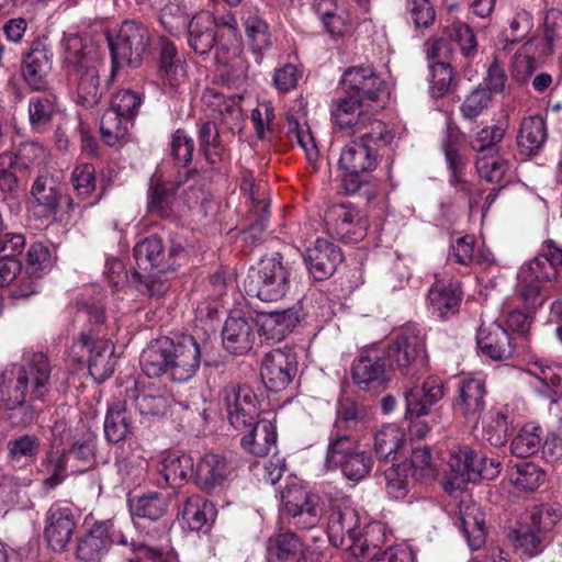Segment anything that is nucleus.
<instances>
[{
  "mask_svg": "<svg viewBox=\"0 0 562 562\" xmlns=\"http://www.w3.org/2000/svg\"><path fill=\"white\" fill-rule=\"evenodd\" d=\"M75 528L76 520L71 508L54 503L46 512L44 537L55 552L65 551Z\"/></svg>",
  "mask_w": 562,
  "mask_h": 562,
  "instance_id": "bb28decb",
  "label": "nucleus"
},
{
  "mask_svg": "<svg viewBox=\"0 0 562 562\" xmlns=\"http://www.w3.org/2000/svg\"><path fill=\"white\" fill-rule=\"evenodd\" d=\"M362 104L358 98L342 90V94L331 101L330 115L334 123L340 130L351 128L353 133L369 130L370 121L375 119L361 111Z\"/></svg>",
  "mask_w": 562,
  "mask_h": 562,
  "instance_id": "473e14b6",
  "label": "nucleus"
},
{
  "mask_svg": "<svg viewBox=\"0 0 562 562\" xmlns=\"http://www.w3.org/2000/svg\"><path fill=\"white\" fill-rule=\"evenodd\" d=\"M52 379L53 367L41 351L24 355L22 362L1 372L0 409L12 427L25 428L38 419Z\"/></svg>",
  "mask_w": 562,
  "mask_h": 562,
  "instance_id": "f257e3e1",
  "label": "nucleus"
},
{
  "mask_svg": "<svg viewBox=\"0 0 562 562\" xmlns=\"http://www.w3.org/2000/svg\"><path fill=\"white\" fill-rule=\"evenodd\" d=\"M359 139H352L341 149L338 168L345 172L344 189L356 193L361 188L360 175L373 171L380 161L379 149L386 144V124L383 120H373L369 130L362 131Z\"/></svg>",
  "mask_w": 562,
  "mask_h": 562,
  "instance_id": "20e7f679",
  "label": "nucleus"
},
{
  "mask_svg": "<svg viewBox=\"0 0 562 562\" xmlns=\"http://www.w3.org/2000/svg\"><path fill=\"white\" fill-rule=\"evenodd\" d=\"M291 271L280 252H273L260 259L257 267H251L244 281L247 295L262 302L281 300L290 288Z\"/></svg>",
  "mask_w": 562,
  "mask_h": 562,
  "instance_id": "6e6552de",
  "label": "nucleus"
},
{
  "mask_svg": "<svg viewBox=\"0 0 562 562\" xmlns=\"http://www.w3.org/2000/svg\"><path fill=\"white\" fill-rule=\"evenodd\" d=\"M506 128L502 125L484 126L470 138V147L477 156L498 154L497 145L503 140Z\"/></svg>",
  "mask_w": 562,
  "mask_h": 562,
  "instance_id": "4d7b16f0",
  "label": "nucleus"
},
{
  "mask_svg": "<svg viewBox=\"0 0 562 562\" xmlns=\"http://www.w3.org/2000/svg\"><path fill=\"white\" fill-rule=\"evenodd\" d=\"M198 140L199 150L203 154L209 165L216 166L228 159V154L222 142L216 123L212 121L203 122L199 127Z\"/></svg>",
  "mask_w": 562,
  "mask_h": 562,
  "instance_id": "8fccbe9b",
  "label": "nucleus"
},
{
  "mask_svg": "<svg viewBox=\"0 0 562 562\" xmlns=\"http://www.w3.org/2000/svg\"><path fill=\"white\" fill-rule=\"evenodd\" d=\"M234 472L235 464L231 457L207 452L195 464L194 484L206 494L220 495L231 486Z\"/></svg>",
  "mask_w": 562,
  "mask_h": 562,
  "instance_id": "f3484780",
  "label": "nucleus"
},
{
  "mask_svg": "<svg viewBox=\"0 0 562 562\" xmlns=\"http://www.w3.org/2000/svg\"><path fill=\"white\" fill-rule=\"evenodd\" d=\"M113 353L114 345L106 336L93 337L86 333L74 339L68 357L77 370L87 367L93 379L104 381L115 369Z\"/></svg>",
  "mask_w": 562,
  "mask_h": 562,
  "instance_id": "9d476101",
  "label": "nucleus"
},
{
  "mask_svg": "<svg viewBox=\"0 0 562 562\" xmlns=\"http://www.w3.org/2000/svg\"><path fill=\"white\" fill-rule=\"evenodd\" d=\"M237 435L241 437V448L255 457L268 456L278 440L277 427L268 419H260L256 425Z\"/></svg>",
  "mask_w": 562,
  "mask_h": 562,
  "instance_id": "79ce46f5",
  "label": "nucleus"
},
{
  "mask_svg": "<svg viewBox=\"0 0 562 562\" xmlns=\"http://www.w3.org/2000/svg\"><path fill=\"white\" fill-rule=\"evenodd\" d=\"M248 221L249 224L244 229V239L256 245L261 243L263 234L270 221V199L266 186H250L249 190Z\"/></svg>",
  "mask_w": 562,
  "mask_h": 562,
  "instance_id": "c85d7f7f",
  "label": "nucleus"
},
{
  "mask_svg": "<svg viewBox=\"0 0 562 562\" xmlns=\"http://www.w3.org/2000/svg\"><path fill=\"white\" fill-rule=\"evenodd\" d=\"M544 476V472L538 465L532 462H524L517 464L512 482L519 490L532 492L543 483Z\"/></svg>",
  "mask_w": 562,
  "mask_h": 562,
  "instance_id": "69168bd1",
  "label": "nucleus"
},
{
  "mask_svg": "<svg viewBox=\"0 0 562 562\" xmlns=\"http://www.w3.org/2000/svg\"><path fill=\"white\" fill-rule=\"evenodd\" d=\"M218 77L228 88H241L247 80L249 64L243 54L240 43L228 46L220 42L215 48Z\"/></svg>",
  "mask_w": 562,
  "mask_h": 562,
  "instance_id": "393cba45",
  "label": "nucleus"
},
{
  "mask_svg": "<svg viewBox=\"0 0 562 562\" xmlns=\"http://www.w3.org/2000/svg\"><path fill=\"white\" fill-rule=\"evenodd\" d=\"M361 416L362 412L357 402L350 398L340 401L337 406L334 430L330 435L335 432L344 434L342 430L355 429L361 419Z\"/></svg>",
  "mask_w": 562,
  "mask_h": 562,
  "instance_id": "774afa93",
  "label": "nucleus"
},
{
  "mask_svg": "<svg viewBox=\"0 0 562 562\" xmlns=\"http://www.w3.org/2000/svg\"><path fill=\"white\" fill-rule=\"evenodd\" d=\"M462 291L458 282L437 279L428 291V308L440 319L459 312Z\"/></svg>",
  "mask_w": 562,
  "mask_h": 562,
  "instance_id": "e433bc0d",
  "label": "nucleus"
},
{
  "mask_svg": "<svg viewBox=\"0 0 562 562\" xmlns=\"http://www.w3.org/2000/svg\"><path fill=\"white\" fill-rule=\"evenodd\" d=\"M42 147L36 143H22L15 151H7L0 155V165L25 171L30 165L41 155Z\"/></svg>",
  "mask_w": 562,
  "mask_h": 562,
  "instance_id": "680f3d73",
  "label": "nucleus"
},
{
  "mask_svg": "<svg viewBox=\"0 0 562 562\" xmlns=\"http://www.w3.org/2000/svg\"><path fill=\"white\" fill-rule=\"evenodd\" d=\"M158 76L171 89H178L187 78L184 61L180 58L175 43L160 36L157 42Z\"/></svg>",
  "mask_w": 562,
  "mask_h": 562,
  "instance_id": "c9c22d12",
  "label": "nucleus"
},
{
  "mask_svg": "<svg viewBox=\"0 0 562 562\" xmlns=\"http://www.w3.org/2000/svg\"><path fill=\"white\" fill-rule=\"evenodd\" d=\"M558 277V270L551 258L546 254L535 257L525 263L520 270L518 278L526 282H535L544 286L546 283L552 282Z\"/></svg>",
  "mask_w": 562,
  "mask_h": 562,
  "instance_id": "5fc2aeb1",
  "label": "nucleus"
},
{
  "mask_svg": "<svg viewBox=\"0 0 562 562\" xmlns=\"http://www.w3.org/2000/svg\"><path fill=\"white\" fill-rule=\"evenodd\" d=\"M195 464L188 453L169 451L157 467V472L168 487H180L190 477L194 481Z\"/></svg>",
  "mask_w": 562,
  "mask_h": 562,
  "instance_id": "37998d69",
  "label": "nucleus"
},
{
  "mask_svg": "<svg viewBox=\"0 0 562 562\" xmlns=\"http://www.w3.org/2000/svg\"><path fill=\"white\" fill-rule=\"evenodd\" d=\"M184 248L180 243L165 245L161 237L150 235L138 241L133 249L136 268L127 277L137 290L148 296H161L167 286L160 274L175 271Z\"/></svg>",
  "mask_w": 562,
  "mask_h": 562,
  "instance_id": "7ed1b4c3",
  "label": "nucleus"
},
{
  "mask_svg": "<svg viewBox=\"0 0 562 562\" xmlns=\"http://www.w3.org/2000/svg\"><path fill=\"white\" fill-rule=\"evenodd\" d=\"M53 50L46 38L35 37L21 55V77L31 91L45 92L53 69Z\"/></svg>",
  "mask_w": 562,
  "mask_h": 562,
  "instance_id": "6ab92c4d",
  "label": "nucleus"
},
{
  "mask_svg": "<svg viewBox=\"0 0 562 562\" xmlns=\"http://www.w3.org/2000/svg\"><path fill=\"white\" fill-rule=\"evenodd\" d=\"M445 396V384L436 375H428L418 384V381H407L404 390L405 398V418L418 419L431 412L432 406L440 402Z\"/></svg>",
  "mask_w": 562,
  "mask_h": 562,
  "instance_id": "412c9836",
  "label": "nucleus"
},
{
  "mask_svg": "<svg viewBox=\"0 0 562 562\" xmlns=\"http://www.w3.org/2000/svg\"><path fill=\"white\" fill-rule=\"evenodd\" d=\"M221 403L227 420L236 434L247 430L259 422L260 404L248 384L229 383L221 392Z\"/></svg>",
  "mask_w": 562,
  "mask_h": 562,
  "instance_id": "2eb2a0df",
  "label": "nucleus"
},
{
  "mask_svg": "<svg viewBox=\"0 0 562 562\" xmlns=\"http://www.w3.org/2000/svg\"><path fill=\"white\" fill-rule=\"evenodd\" d=\"M281 502L283 512L290 516L289 525L297 529H312L324 514L319 496L295 483L284 487Z\"/></svg>",
  "mask_w": 562,
  "mask_h": 562,
  "instance_id": "a211bd4d",
  "label": "nucleus"
},
{
  "mask_svg": "<svg viewBox=\"0 0 562 562\" xmlns=\"http://www.w3.org/2000/svg\"><path fill=\"white\" fill-rule=\"evenodd\" d=\"M53 263L52 254L43 243H33L25 256V270L26 274L41 277L46 273Z\"/></svg>",
  "mask_w": 562,
  "mask_h": 562,
  "instance_id": "e2e57ef3",
  "label": "nucleus"
},
{
  "mask_svg": "<svg viewBox=\"0 0 562 562\" xmlns=\"http://www.w3.org/2000/svg\"><path fill=\"white\" fill-rule=\"evenodd\" d=\"M106 41L111 54L110 80H113L122 66L140 65L144 54L150 46L151 33L146 25L126 20L116 36L106 34Z\"/></svg>",
  "mask_w": 562,
  "mask_h": 562,
  "instance_id": "1a4fd4ad",
  "label": "nucleus"
},
{
  "mask_svg": "<svg viewBox=\"0 0 562 562\" xmlns=\"http://www.w3.org/2000/svg\"><path fill=\"white\" fill-rule=\"evenodd\" d=\"M352 382L361 391L379 395L386 390V347L363 348L351 364Z\"/></svg>",
  "mask_w": 562,
  "mask_h": 562,
  "instance_id": "dca6fc26",
  "label": "nucleus"
},
{
  "mask_svg": "<svg viewBox=\"0 0 562 562\" xmlns=\"http://www.w3.org/2000/svg\"><path fill=\"white\" fill-rule=\"evenodd\" d=\"M29 122L33 131L44 133L58 112L57 97L53 92L31 97L29 100Z\"/></svg>",
  "mask_w": 562,
  "mask_h": 562,
  "instance_id": "de8ad7c7",
  "label": "nucleus"
},
{
  "mask_svg": "<svg viewBox=\"0 0 562 562\" xmlns=\"http://www.w3.org/2000/svg\"><path fill=\"white\" fill-rule=\"evenodd\" d=\"M486 383L480 378H464L460 381L453 409L465 419L475 423L481 418L486 405Z\"/></svg>",
  "mask_w": 562,
  "mask_h": 562,
  "instance_id": "7c9ffc66",
  "label": "nucleus"
},
{
  "mask_svg": "<svg viewBox=\"0 0 562 562\" xmlns=\"http://www.w3.org/2000/svg\"><path fill=\"white\" fill-rule=\"evenodd\" d=\"M41 447L36 435L24 434L8 441V459L12 464L26 467L35 462Z\"/></svg>",
  "mask_w": 562,
  "mask_h": 562,
  "instance_id": "864d4df0",
  "label": "nucleus"
},
{
  "mask_svg": "<svg viewBox=\"0 0 562 562\" xmlns=\"http://www.w3.org/2000/svg\"><path fill=\"white\" fill-rule=\"evenodd\" d=\"M395 369L406 381H419L428 371L425 339L415 327L402 328L393 342Z\"/></svg>",
  "mask_w": 562,
  "mask_h": 562,
  "instance_id": "4468645a",
  "label": "nucleus"
},
{
  "mask_svg": "<svg viewBox=\"0 0 562 562\" xmlns=\"http://www.w3.org/2000/svg\"><path fill=\"white\" fill-rule=\"evenodd\" d=\"M476 341L482 353L494 361H505L509 359L515 348L518 346L516 337L498 322L481 324L477 330Z\"/></svg>",
  "mask_w": 562,
  "mask_h": 562,
  "instance_id": "a878e982",
  "label": "nucleus"
},
{
  "mask_svg": "<svg viewBox=\"0 0 562 562\" xmlns=\"http://www.w3.org/2000/svg\"><path fill=\"white\" fill-rule=\"evenodd\" d=\"M133 125L134 120L109 106L100 120L101 139L110 147L120 145L127 140L128 131Z\"/></svg>",
  "mask_w": 562,
  "mask_h": 562,
  "instance_id": "09e8293b",
  "label": "nucleus"
},
{
  "mask_svg": "<svg viewBox=\"0 0 562 562\" xmlns=\"http://www.w3.org/2000/svg\"><path fill=\"white\" fill-rule=\"evenodd\" d=\"M60 46L64 50L66 72L76 82V104L85 109L95 108L104 93L100 86L97 60L86 50L85 40L78 34H64Z\"/></svg>",
  "mask_w": 562,
  "mask_h": 562,
  "instance_id": "39448f33",
  "label": "nucleus"
},
{
  "mask_svg": "<svg viewBox=\"0 0 562 562\" xmlns=\"http://www.w3.org/2000/svg\"><path fill=\"white\" fill-rule=\"evenodd\" d=\"M431 80L430 94L432 98H442L451 88L453 69L449 61H435L430 65Z\"/></svg>",
  "mask_w": 562,
  "mask_h": 562,
  "instance_id": "338daca9",
  "label": "nucleus"
},
{
  "mask_svg": "<svg viewBox=\"0 0 562 562\" xmlns=\"http://www.w3.org/2000/svg\"><path fill=\"white\" fill-rule=\"evenodd\" d=\"M559 520L560 514L552 506L533 507L520 516L507 538L516 552L527 558H535L544 550L547 533Z\"/></svg>",
  "mask_w": 562,
  "mask_h": 562,
  "instance_id": "0eeeda50",
  "label": "nucleus"
},
{
  "mask_svg": "<svg viewBox=\"0 0 562 562\" xmlns=\"http://www.w3.org/2000/svg\"><path fill=\"white\" fill-rule=\"evenodd\" d=\"M188 44L195 54L204 55L218 47L224 42V36L218 38L215 31L214 15L209 11L195 14L188 26Z\"/></svg>",
  "mask_w": 562,
  "mask_h": 562,
  "instance_id": "58836bf2",
  "label": "nucleus"
},
{
  "mask_svg": "<svg viewBox=\"0 0 562 562\" xmlns=\"http://www.w3.org/2000/svg\"><path fill=\"white\" fill-rule=\"evenodd\" d=\"M33 215L41 220L59 221L70 218L79 203L64 192L63 187L49 175L38 176L31 188Z\"/></svg>",
  "mask_w": 562,
  "mask_h": 562,
  "instance_id": "f8f14e48",
  "label": "nucleus"
},
{
  "mask_svg": "<svg viewBox=\"0 0 562 562\" xmlns=\"http://www.w3.org/2000/svg\"><path fill=\"white\" fill-rule=\"evenodd\" d=\"M77 198L85 201L92 198L97 190L95 167L90 162L76 166L70 177Z\"/></svg>",
  "mask_w": 562,
  "mask_h": 562,
  "instance_id": "13d9d810",
  "label": "nucleus"
},
{
  "mask_svg": "<svg viewBox=\"0 0 562 562\" xmlns=\"http://www.w3.org/2000/svg\"><path fill=\"white\" fill-rule=\"evenodd\" d=\"M248 221L249 224L244 229V239L256 245L261 243L263 234L270 221V199L266 186H250L249 190Z\"/></svg>",
  "mask_w": 562,
  "mask_h": 562,
  "instance_id": "cd10ccee",
  "label": "nucleus"
},
{
  "mask_svg": "<svg viewBox=\"0 0 562 562\" xmlns=\"http://www.w3.org/2000/svg\"><path fill=\"white\" fill-rule=\"evenodd\" d=\"M271 550H274L277 559L282 562H302V542L292 531L280 533L271 540Z\"/></svg>",
  "mask_w": 562,
  "mask_h": 562,
  "instance_id": "bf43d9fd",
  "label": "nucleus"
},
{
  "mask_svg": "<svg viewBox=\"0 0 562 562\" xmlns=\"http://www.w3.org/2000/svg\"><path fill=\"white\" fill-rule=\"evenodd\" d=\"M113 522L102 520L94 522L91 528L78 540L76 557L83 562H99L114 543V533L111 531Z\"/></svg>",
  "mask_w": 562,
  "mask_h": 562,
  "instance_id": "2f4dec72",
  "label": "nucleus"
},
{
  "mask_svg": "<svg viewBox=\"0 0 562 562\" xmlns=\"http://www.w3.org/2000/svg\"><path fill=\"white\" fill-rule=\"evenodd\" d=\"M257 334L266 340L280 341L300 324L301 317L295 308L259 313L255 316Z\"/></svg>",
  "mask_w": 562,
  "mask_h": 562,
  "instance_id": "f704fd0d",
  "label": "nucleus"
},
{
  "mask_svg": "<svg viewBox=\"0 0 562 562\" xmlns=\"http://www.w3.org/2000/svg\"><path fill=\"white\" fill-rule=\"evenodd\" d=\"M476 452L468 446L456 447L450 451L448 467L449 477L445 484L447 492L461 490L472 481V469L475 463Z\"/></svg>",
  "mask_w": 562,
  "mask_h": 562,
  "instance_id": "49530a36",
  "label": "nucleus"
},
{
  "mask_svg": "<svg viewBox=\"0 0 562 562\" xmlns=\"http://www.w3.org/2000/svg\"><path fill=\"white\" fill-rule=\"evenodd\" d=\"M67 463V449H58L50 445L41 460V472L48 474L42 482L45 492L55 490L66 480Z\"/></svg>",
  "mask_w": 562,
  "mask_h": 562,
  "instance_id": "3c124183",
  "label": "nucleus"
},
{
  "mask_svg": "<svg viewBox=\"0 0 562 562\" xmlns=\"http://www.w3.org/2000/svg\"><path fill=\"white\" fill-rule=\"evenodd\" d=\"M340 85L345 92L362 102L376 101L385 88V80L372 66H355L344 71Z\"/></svg>",
  "mask_w": 562,
  "mask_h": 562,
  "instance_id": "b1692460",
  "label": "nucleus"
},
{
  "mask_svg": "<svg viewBox=\"0 0 562 562\" xmlns=\"http://www.w3.org/2000/svg\"><path fill=\"white\" fill-rule=\"evenodd\" d=\"M130 510L133 517L158 521L165 516L168 508L166 497L158 492H148L128 499Z\"/></svg>",
  "mask_w": 562,
  "mask_h": 562,
  "instance_id": "603ef678",
  "label": "nucleus"
},
{
  "mask_svg": "<svg viewBox=\"0 0 562 562\" xmlns=\"http://www.w3.org/2000/svg\"><path fill=\"white\" fill-rule=\"evenodd\" d=\"M458 522L471 550H480L486 542L485 514L472 501L459 504Z\"/></svg>",
  "mask_w": 562,
  "mask_h": 562,
  "instance_id": "4c0bfd02",
  "label": "nucleus"
},
{
  "mask_svg": "<svg viewBox=\"0 0 562 562\" xmlns=\"http://www.w3.org/2000/svg\"><path fill=\"white\" fill-rule=\"evenodd\" d=\"M134 424L125 401L115 400L108 404L103 431L109 443L119 445L134 435Z\"/></svg>",
  "mask_w": 562,
  "mask_h": 562,
  "instance_id": "a19ab883",
  "label": "nucleus"
},
{
  "mask_svg": "<svg viewBox=\"0 0 562 562\" xmlns=\"http://www.w3.org/2000/svg\"><path fill=\"white\" fill-rule=\"evenodd\" d=\"M492 97L483 85L475 87L460 105V113L463 120L475 121L491 104Z\"/></svg>",
  "mask_w": 562,
  "mask_h": 562,
  "instance_id": "052dcab7",
  "label": "nucleus"
},
{
  "mask_svg": "<svg viewBox=\"0 0 562 562\" xmlns=\"http://www.w3.org/2000/svg\"><path fill=\"white\" fill-rule=\"evenodd\" d=\"M548 138L547 124L540 114L522 117L516 144L521 155L536 156Z\"/></svg>",
  "mask_w": 562,
  "mask_h": 562,
  "instance_id": "c03bdc74",
  "label": "nucleus"
},
{
  "mask_svg": "<svg viewBox=\"0 0 562 562\" xmlns=\"http://www.w3.org/2000/svg\"><path fill=\"white\" fill-rule=\"evenodd\" d=\"M240 20L245 36L254 54L261 55L271 47L270 25L259 8L244 5Z\"/></svg>",
  "mask_w": 562,
  "mask_h": 562,
  "instance_id": "ea45409f",
  "label": "nucleus"
},
{
  "mask_svg": "<svg viewBox=\"0 0 562 562\" xmlns=\"http://www.w3.org/2000/svg\"><path fill=\"white\" fill-rule=\"evenodd\" d=\"M325 462L329 469H340L344 476L353 482L364 479L373 465L370 456L361 449L358 440L340 432L329 436Z\"/></svg>",
  "mask_w": 562,
  "mask_h": 562,
  "instance_id": "9b49d317",
  "label": "nucleus"
},
{
  "mask_svg": "<svg viewBox=\"0 0 562 562\" xmlns=\"http://www.w3.org/2000/svg\"><path fill=\"white\" fill-rule=\"evenodd\" d=\"M389 437L394 441L389 447V456L393 453V461H398L389 469V495L401 499L407 494L408 476L413 469L414 473L419 471L420 476H434L435 467L428 447L411 449V460H407L404 456L408 448L406 434L400 426L389 424Z\"/></svg>",
  "mask_w": 562,
  "mask_h": 562,
  "instance_id": "423d86ee",
  "label": "nucleus"
},
{
  "mask_svg": "<svg viewBox=\"0 0 562 562\" xmlns=\"http://www.w3.org/2000/svg\"><path fill=\"white\" fill-rule=\"evenodd\" d=\"M135 408L143 416H164L176 403L173 393L166 384L150 382L135 389L133 394Z\"/></svg>",
  "mask_w": 562,
  "mask_h": 562,
  "instance_id": "72a5a7b5",
  "label": "nucleus"
},
{
  "mask_svg": "<svg viewBox=\"0 0 562 562\" xmlns=\"http://www.w3.org/2000/svg\"><path fill=\"white\" fill-rule=\"evenodd\" d=\"M307 271L314 281H324L336 271L344 256L341 249L325 238L316 240L306 247L303 254Z\"/></svg>",
  "mask_w": 562,
  "mask_h": 562,
  "instance_id": "5701e85b",
  "label": "nucleus"
},
{
  "mask_svg": "<svg viewBox=\"0 0 562 562\" xmlns=\"http://www.w3.org/2000/svg\"><path fill=\"white\" fill-rule=\"evenodd\" d=\"M257 324L250 312L234 310L222 329L223 347L232 355H246L255 344Z\"/></svg>",
  "mask_w": 562,
  "mask_h": 562,
  "instance_id": "4be33fe9",
  "label": "nucleus"
},
{
  "mask_svg": "<svg viewBox=\"0 0 562 562\" xmlns=\"http://www.w3.org/2000/svg\"><path fill=\"white\" fill-rule=\"evenodd\" d=\"M329 542L349 552L352 557L364 558L369 551L367 539L363 538L360 517L349 506H333L327 521Z\"/></svg>",
  "mask_w": 562,
  "mask_h": 562,
  "instance_id": "ddd939ff",
  "label": "nucleus"
},
{
  "mask_svg": "<svg viewBox=\"0 0 562 562\" xmlns=\"http://www.w3.org/2000/svg\"><path fill=\"white\" fill-rule=\"evenodd\" d=\"M198 172L186 171V180L165 181L160 176L154 173L147 190V212L161 218H167L172 213L175 195L181 184L191 181Z\"/></svg>",
  "mask_w": 562,
  "mask_h": 562,
  "instance_id": "c756f323",
  "label": "nucleus"
},
{
  "mask_svg": "<svg viewBox=\"0 0 562 562\" xmlns=\"http://www.w3.org/2000/svg\"><path fill=\"white\" fill-rule=\"evenodd\" d=\"M543 429L540 426L526 424L514 437L510 451L518 458H528L536 454L542 445Z\"/></svg>",
  "mask_w": 562,
  "mask_h": 562,
  "instance_id": "6e6d98bb",
  "label": "nucleus"
},
{
  "mask_svg": "<svg viewBox=\"0 0 562 562\" xmlns=\"http://www.w3.org/2000/svg\"><path fill=\"white\" fill-rule=\"evenodd\" d=\"M475 166L480 178L490 183H501L508 168L507 161L498 154L477 156Z\"/></svg>",
  "mask_w": 562,
  "mask_h": 562,
  "instance_id": "0e129e2a",
  "label": "nucleus"
},
{
  "mask_svg": "<svg viewBox=\"0 0 562 562\" xmlns=\"http://www.w3.org/2000/svg\"><path fill=\"white\" fill-rule=\"evenodd\" d=\"M296 372V353L291 348H276L265 356L260 376L269 391L280 392L292 382Z\"/></svg>",
  "mask_w": 562,
  "mask_h": 562,
  "instance_id": "aec40b11",
  "label": "nucleus"
},
{
  "mask_svg": "<svg viewBox=\"0 0 562 562\" xmlns=\"http://www.w3.org/2000/svg\"><path fill=\"white\" fill-rule=\"evenodd\" d=\"M200 364V345L188 334L160 337L151 341L140 355V367L145 375H166L179 383L190 381L199 371Z\"/></svg>",
  "mask_w": 562,
  "mask_h": 562,
  "instance_id": "f03ea898",
  "label": "nucleus"
},
{
  "mask_svg": "<svg viewBox=\"0 0 562 562\" xmlns=\"http://www.w3.org/2000/svg\"><path fill=\"white\" fill-rule=\"evenodd\" d=\"M216 516L215 505L200 494L189 496L181 510L183 525L192 531H200L204 527L206 530L210 529Z\"/></svg>",
  "mask_w": 562,
  "mask_h": 562,
  "instance_id": "a18cd8bd",
  "label": "nucleus"
}]
</instances>
